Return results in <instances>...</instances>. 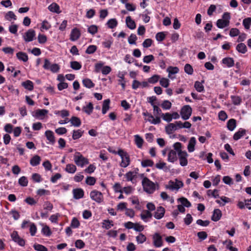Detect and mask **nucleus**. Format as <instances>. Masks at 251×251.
<instances>
[{
  "label": "nucleus",
  "mask_w": 251,
  "mask_h": 251,
  "mask_svg": "<svg viewBox=\"0 0 251 251\" xmlns=\"http://www.w3.org/2000/svg\"><path fill=\"white\" fill-rule=\"evenodd\" d=\"M144 190L148 194H152L155 190V184L148 178L144 177L142 181Z\"/></svg>",
  "instance_id": "obj_1"
},
{
  "label": "nucleus",
  "mask_w": 251,
  "mask_h": 251,
  "mask_svg": "<svg viewBox=\"0 0 251 251\" xmlns=\"http://www.w3.org/2000/svg\"><path fill=\"white\" fill-rule=\"evenodd\" d=\"M183 186V183L182 181L175 179V181L170 180L168 184L166 186V188L171 190L172 191L176 190L178 191L180 188Z\"/></svg>",
  "instance_id": "obj_2"
},
{
  "label": "nucleus",
  "mask_w": 251,
  "mask_h": 251,
  "mask_svg": "<svg viewBox=\"0 0 251 251\" xmlns=\"http://www.w3.org/2000/svg\"><path fill=\"white\" fill-rule=\"evenodd\" d=\"M74 161L78 166L82 167L84 165L89 164L88 159L84 157L80 152H77L74 156Z\"/></svg>",
  "instance_id": "obj_3"
},
{
  "label": "nucleus",
  "mask_w": 251,
  "mask_h": 251,
  "mask_svg": "<svg viewBox=\"0 0 251 251\" xmlns=\"http://www.w3.org/2000/svg\"><path fill=\"white\" fill-rule=\"evenodd\" d=\"M192 111V108L189 105L183 106L180 111L181 118L184 120H188L191 115Z\"/></svg>",
  "instance_id": "obj_4"
},
{
  "label": "nucleus",
  "mask_w": 251,
  "mask_h": 251,
  "mask_svg": "<svg viewBox=\"0 0 251 251\" xmlns=\"http://www.w3.org/2000/svg\"><path fill=\"white\" fill-rule=\"evenodd\" d=\"M90 197L92 200L98 203H101L103 201L102 194L97 190H93L90 192Z\"/></svg>",
  "instance_id": "obj_5"
},
{
  "label": "nucleus",
  "mask_w": 251,
  "mask_h": 251,
  "mask_svg": "<svg viewBox=\"0 0 251 251\" xmlns=\"http://www.w3.org/2000/svg\"><path fill=\"white\" fill-rule=\"evenodd\" d=\"M12 240L21 246H24L25 245V240L21 238L18 234L17 231H14L11 234Z\"/></svg>",
  "instance_id": "obj_6"
},
{
  "label": "nucleus",
  "mask_w": 251,
  "mask_h": 251,
  "mask_svg": "<svg viewBox=\"0 0 251 251\" xmlns=\"http://www.w3.org/2000/svg\"><path fill=\"white\" fill-rule=\"evenodd\" d=\"M153 244L155 247H160L162 246V239L161 235L158 233H155L152 236Z\"/></svg>",
  "instance_id": "obj_7"
},
{
  "label": "nucleus",
  "mask_w": 251,
  "mask_h": 251,
  "mask_svg": "<svg viewBox=\"0 0 251 251\" xmlns=\"http://www.w3.org/2000/svg\"><path fill=\"white\" fill-rule=\"evenodd\" d=\"M35 36V31L32 29H30L25 32V36H24V39L25 42H30L33 40Z\"/></svg>",
  "instance_id": "obj_8"
},
{
  "label": "nucleus",
  "mask_w": 251,
  "mask_h": 251,
  "mask_svg": "<svg viewBox=\"0 0 251 251\" xmlns=\"http://www.w3.org/2000/svg\"><path fill=\"white\" fill-rule=\"evenodd\" d=\"M80 36V32L78 29L74 28L70 34V40L73 41L77 40Z\"/></svg>",
  "instance_id": "obj_9"
},
{
  "label": "nucleus",
  "mask_w": 251,
  "mask_h": 251,
  "mask_svg": "<svg viewBox=\"0 0 251 251\" xmlns=\"http://www.w3.org/2000/svg\"><path fill=\"white\" fill-rule=\"evenodd\" d=\"M165 212V210L162 206L158 207L156 211L155 212L154 217L156 219H160L164 216Z\"/></svg>",
  "instance_id": "obj_10"
},
{
  "label": "nucleus",
  "mask_w": 251,
  "mask_h": 251,
  "mask_svg": "<svg viewBox=\"0 0 251 251\" xmlns=\"http://www.w3.org/2000/svg\"><path fill=\"white\" fill-rule=\"evenodd\" d=\"M222 215V212L219 209H215L213 211V215L211 217V220L214 222L218 221Z\"/></svg>",
  "instance_id": "obj_11"
},
{
  "label": "nucleus",
  "mask_w": 251,
  "mask_h": 251,
  "mask_svg": "<svg viewBox=\"0 0 251 251\" xmlns=\"http://www.w3.org/2000/svg\"><path fill=\"white\" fill-rule=\"evenodd\" d=\"M74 198L75 199H79L83 197L84 192L81 188H77L73 190Z\"/></svg>",
  "instance_id": "obj_12"
},
{
  "label": "nucleus",
  "mask_w": 251,
  "mask_h": 251,
  "mask_svg": "<svg viewBox=\"0 0 251 251\" xmlns=\"http://www.w3.org/2000/svg\"><path fill=\"white\" fill-rule=\"evenodd\" d=\"M45 136L47 140L52 144L53 145L55 142V137L53 132L50 130H47L45 133Z\"/></svg>",
  "instance_id": "obj_13"
},
{
  "label": "nucleus",
  "mask_w": 251,
  "mask_h": 251,
  "mask_svg": "<svg viewBox=\"0 0 251 251\" xmlns=\"http://www.w3.org/2000/svg\"><path fill=\"white\" fill-rule=\"evenodd\" d=\"M196 144V140L194 137H192L190 138L188 146L187 149L189 152H192L195 150V146Z\"/></svg>",
  "instance_id": "obj_14"
},
{
  "label": "nucleus",
  "mask_w": 251,
  "mask_h": 251,
  "mask_svg": "<svg viewBox=\"0 0 251 251\" xmlns=\"http://www.w3.org/2000/svg\"><path fill=\"white\" fill-rule=\"evenodd\" d=\"M222 63L226 65L227 67L230 68L234 66V60L231 57H225L223 59Z\"/></svg>",
  "instance_id": "obj_15"
},
{
  "label": "nucleus",
  "mask_w": 251,
  "mask_h": 251,
  "mask_svg": "<svg viewBox=\"0 0 251 251\" xmlns=\"http://www.w3.org/2000/svg\"><path fill=\"white\" fill-rule=\"evenodd\" d=\"M177 157L176 155V152L174 150H171L168 155V160L169 162L174 163L175 161L177 160Z\"/></svg>",
  "instance_id": "obj_16"
},
{
  "label": "nucleus",
  "mask_w": 251,
  "mask_h": 251,
  "mask_svg": "<svg viewBox=\"0 0 251 251\" xmlns=\"http://www.w3.org/2000/svg\"><path fill=\"white\" fill-rule=\"evenodd\" d=\"M165 130L167 134H171L177 130V126L175 123H170L165 127Z\"/></svg>",
  "instance_id": "obj_17"
},
{
  "label": "nucleus",
  "mask_w": 251,
  "mask_h": 251,
  "mask_svg": "<svg viewBox=\"0 0 251 251\" xmlns=\"http://www.w3.org/2000/svg\"><path fill=\"white\" fill-rule=\"evenodd\" d=\"M127 26L130 29H134L136 27L135 22L132 20L130 16H127L126 19Z\"/></svg>",
  "instance_id": "obj_18"
},
{
  "label": "nucleus",
  "mask_w": 251,
  "mask_h": 251,
  "mask_svg": "<svg viewBox=\"0 0 251 251\" xmlns=\"http://www.w3.org/2000/svg\"><path fill=\"white\" fill-rule=\"evenodd\" d=\"M122 159L121 163V166L126 168L128 166L130 163V158L128 154H126V156H123Z\"/></svg>",
  "instance_id": "obj_19"
},
{
  "label": "nucleus",
  "mask_w": 251,
  "mask_h": 251,
  "mask_svg": "<svg viewBox=\"0 0 251 251\" xmlns=\"http://www.w3.org/2000/svg\"><path fill=\"white\" fill-rule=\"evenodd\" d=\"M229 25V23H228V21H226V20L222 19L218 20L216 22V25L219 28H224L228 26Z\"/></svg>",
  "instance_id": "obj_20"
},
{
  "label": "nucleus",
  "mask_w": 251,
  "mask_h": 251,
  "mask_svg": "<svg viewBox=\"0 0 251 251\" xmlns=\"http://www.w3.org/2000/svg\"><path fill=\"white\" fill-rule=\"evenodd\" d=\"M48 113V111L46 109H37L35 111L34 117L37 118H42Z\"/></svg>",
  "instance_id": "obj_21"
},
{
  "label": "nucleus",
  "mask_w": 251,
  "mask_h": 251,
  "mask_svg": "<svg viewBox=\"0 0 251 251\" xmlns=\"http://www.w3.org/2000/svg\"><path fill=\"white\" fill-rule=\"evenodd\" d=\"M16 56L19 60L23 61V62H26L28 59L27 54L22 51L18 52L16 54Z\"/></svg>",
  "instance_id": "obj_22"
},
{
  "label": "nucleus",
  "mask_w": 251,
  "mask_h": 251,
  "mask_svg": "<svg viewBox=\"0 0 251 251\" xmlns=\"http://www.w3.org/2000/svg\"><path fill=\"white\" fill-rule=\"evenodd\" d=\"M236 126V121L234 119L229 120L227 123V127L228 130L233 131Z\"/></svg>",
  "instance_id": "obj_23"
},
{
  "label": "nucleus",
  "mask_w": 251,
  "mask_h": 251,
  "mask_svg": "<svg viewBox=\"0 0 251 251\" xmlns=\"http://www.w3.org/2000/svg\"><path fill=\"white\" fill-rule=\"evenodd\" d=\"M246 130L244 129H240L236 132L233 135V139L234 140H238L243 137L246 133Z\"/></svg>",
  "instance_id": "obj_24"
},
{
  "label": "nucleus",
  "mask_w": 251,
  "mask_h": 251,
  "mask_svg": "<svg viewBox=\"0 0 251 251\" xmlns=\"http://www.w3.org/2000/svg\"><path fill=\"white\" fill-rule=\"evenodd\" d=\"M69 121L73 126L75 127L79 126L81 123L80 119L75 116H73Z\"/></svg>",
  "instance_id": "obj_25"
},
{
  "label": "nucleus",
  "mask_w": 251,
  "mask_h": 251,
  "mask_svg": "<svg viewBox=\"0 0 251 251\" xmlns=\"http://www.w3.org/2000/svg\"><path fill=\"white\" fill-rule=\"evenodd\" d=\"M110 100L109 99L105 100L103 102L102 107V113L105 114L109 109V104Z\"/></svg>",
  "instance_id": "obj_26"
},
{
  "label": "nucleus",
  "mask_w": 251,
  "mask_h": 251,
  "mask_svg": "<svg viewBox=\"0 0 251 251\" xmlns=\"http://www.w3.org/2000/svg\"><path fill=\"white\" fill-rule=\"evenodd\" d=\"M22 85L24 86L25 89L32 91L33 89V83L30 80H26L23 82H22Z\"/></svg>",
  "instance_id": "obj_27"
},
{
  "label": "nucleus",
  "mask_w": 251,
  "mask_h": 251,
  "mask_svg": "<svg viewBox=\"0 0 251 251\" xmlns=\"http://www.w3.org/2000/svg\"><path fill=\"white\" fill-rule=\"evenodd\" d=\"M41 161V158L39 156L36 155L34 156L30 160V163L33 166H36L39 165Z\"/></svg>",
  "instance_id": "obj_28"
},
{
  "label": "nucleus",
  "mask_w": 251,
  "mask_h": 251,
  "mask_svg": "<svg viewBox=\"0 0 251 251\" xmlns=\"http://www.w3.org/2000/svg\"><path fill=\"white\" fill-rule=\"evenodd\" d=\"M49 10L52 12H55L56 13H59L60 11H59V5L55 3H52L48 7Z\"/></svg>",
  "instance_id": "obj_29"
},
{
  "label": "nucleus",
  "mask_w": 251,
  "mask_h": 251,
  "mask_svg": "<svg viewBox=\"0 0 251 251\" xmlns=\"http://www.w3.org/2000/svg\"><path fill=\"white\" fill-rule=\"evenodd\" d=\"M65 170L68 173L74 174L76 170V167L73 164H68L66 165Z\"/></svg>",
  "instance_id": "obj_30"
},
{
  "label": "nucleus",
  "mask_w": 251,
  "mask_h": 251,
  "mask_svg": "<svg viewBox=\"0 0 251 251\" xmlns=\"http://www.w3.org/2000/svg\"><path fill=\"white\" fill-rule=\"evenodd\" d=\"M236 50L238 52L242 53H245L247 50V47L245 44L242 43L237 45Z\"/></svg>",
  "instance_id": "obj_31"
},
{
  "label": "nucleus",
  "mask_w": 251,
  "mask_h": 251,
  "mask_svg": "<svg viewBox=\"0 0 251 251\" xmlns=\"http://www.w3.org/2000/svg\"><path fill=\"white\" fill-rule=\"evenodd\" d=\"M83 84L87 88H91L94 87L95 84L92 80L88 78L84 79L82 81Z\"/></svg>",
  "instance_id": "obj_32"
},
{
  "label": "nucleus",
  "mask_w": 251,
  "mask_h": 251,
  "mask_svg": "<svg viewBox=\"0 0 251 251\" xmlns=\"http://www.w3.org/2000/svg\"><path fill=\"white\" fill-rule=\"evenodd\" d=\"M135 142L138 148H141L143 144V139L138 135L134 136Z\"/></svg>",
  "instance_id": "obj_33"
},
{
  "label": "nucleus",
  "mask_w": 251,
  "mask_h": 251,
  "mask_svg": "<svg viewBox=\"0 0 251 251\" xmlns=\"http://www.w3.org/2000/svg\"><path fill=\"white\" fill-rule=\"evenodd\" d=\"M93 109V105L92 103L89 102L87 105L84 106L83 108V111L88 114H90Z\"/></svg>",
  "instance_id": "obj_34"
},
{
  "label": "nucleus",
  "mask_w": 251,
  "mask_h": 251,
  "mask_svg": "<svg viewBox=\"0 0 251 251\" xmlns=\"http://www.w3.org/2000/svg\"><path fill=\"white\" fill-rule=\"evenodd\" d=\"M107 25L109 28H114L117 26L118 22L116 19H111L108 21Z\"/></svg>",
  "instance_id": "obj_35"
},
{
  "label": "nucleus",
  "mask_w": 251,
  "mask_h": 251,
  "mask_svg": "<svg viewBox=\"0 0 251 251\" xmlns=\"http://www.w3.org/2000/svg\"><path fill=\"white\" fill-rule=\"evenodd\" d=\"M152 217V214L148 210H144L141 214V219L145 221L147 218H151Z\"/></svg>",
  "instance_id": "obj_36"
},
{
  "label": "nucleus",
  "mask_w": 251,
  "mask_h": 251,
  "mask_svg": "<svg viewBox=\"0 0 251 251\" xmlns=\"http://www.w3.org/2000/svg\"><path fill=\"white\" fill-rule=\"evenodd\" d=\"M178 201H179L181 204L185 206L186 207H189L191 206V203L188 201V200L185 198H180L178 199Z\"/></svg>",
  "instance_id": "obj_37"
},
{
  "label": "nucleus",
  "mask_w": 251,
  "mask_h": 251,
  "mask_svg": "<svg viewBox=\"0 0 251 251\" xmlns=\"http://www.w3.org/2000/svg\"><path fill=\"white\" fill-rule=\"evenodd\" d=\"M137 173V172L135 173L133 172H128L126 174V177L127 181H132L133 178L136 176V174Z\"/></svg>",
  "instance_id": "obj_38"
},
{
  "label": "nucleus",
  "mask_w": 251,
  "mask_h": 251,
  "mask_svg": "<svg viewBox=\"0 0 251 251\" xmlns=\"http://www.w3.org/2000/svg\"><path fill=\"white\" fill-rule=\"evenodd\" d=\"M194 87L199 92H201L204 90V86L201 82L198 81L195 82Z\"/></svg>",
  "instance_id": "obj_39"
},
{
  "label": "nucleus",
  "mask_w": 251,
  "mask_h": 251,
  "mask_svg": "<svg viewBox=\"0 0 251 251\" xmlns=\"http://www.w3.org/2000/svg\"><path fill=\"white\" fill-rule=\"evenodd\" d=\"M71 67L75 70H78L81 69V65L77 61H72L70 63Z\"/></svg>",
  "instance_id": "obj_40"
},
{
  "label": "nucleus",
  "mask_w": 251,
  "mask_h": 251,
  "mask_svg": "<svg viewBox=\"0 0 251 251\" xmlns=\"http://www.w3.org/2000/svg\"><path fill=\"white\" fill-rule=\"evenodd\" d=\"M231 99L232 100V103L234 105H239L240 104L242 99L239 96H231Z\"/></svg>",
  "instance_id": "obj_41"
},
{
  "label": "nucleus",
  "mask_w": 251,
  "mask_h": 251,
  "mask_svg": "<svg viewBox=\"0 0 251 251\" xmlns=\"http://www.w3.org/2000/svg\"><path fill=\"white\" fill-rule=\"evenodd\" d=\"M243 24L246 29H249L251 25V18L248 17L244 19Z\"/></svg>",
  "instance_id": "obj_42"
},
{
  "label": "nucleus",
  "mask_w": 251,
  "mask_h": 251,
  "mask_svg": "<svg viewBox=\"0 0 251 251\" xmlns=\"http://www.w3.org/2000/svg\"><path fill=\"white\" fill-rule=\"evenodd\" d=\"M34 249L37 251H48V249L44 246L41 244H34Z\"/></svg>",
  "instance_id": "obj_43"
},
{
  "label": "nucleus",
  "mask_w": 251,
  "mask_h": 251,
  "mask_svg": "<svg viewBox=\"0 0 251 251\" xmlns=\"http://www.w3.org/2000/svg\"><path fill=\"white\" fill-rule=\"evenodd\" d=\"M97 49V47L95 45H90L86 49L85 52L87 54H92L94 53Z\"/></svg>",
  "instance_id": "obj_44"
},
{
  "label": "nucleus",
  "mask_w": 251,
  "mask_h": 251,
  "mask_svg": "<svg viewBox=\"0 0 251 251\" xmlns=\"http://www.w3.org/2000/svg\"><path fill=\"white\" fill-rule=\"evenodd\" d=\"M185 72L189 75H191L193 73V69L191 65L189 64H186L184 66Z\"/></svg>",
  "instance_id": "obj_45"
},
{
  "label": "nucleus",
  "mask_w": 251,
  "mask_h": 251,
  "mask_svg": "<svg viewBox=\"0 0 251 251\" xmlns=\"http://www.w3.org/2000/svg\"><path fill=\"white\" fill-rule=\"evenodd\" d=\"M137 39L136 35L134 34H131L128 38V42L130 45H135Z\"/></svg>",
  "instance_id": "obj_46"
},
{
  "label": "nucleus",
  "mask_w": 251,
  "mask_h": 251,
  "mask_svg": "<svg viewBox=\"0 0 251 251\" xmlns=\"http://www.w3.org/2000/svg\"><path fill=\"white\" fill-rule=\"evenodd\" d=\"M141 165L143 167H151L153 165V162L151 160L146 159L142 161Z\"/></svg>",
  "instance_id": "obj_47"
},
{
  "label": "nucleus",
  "mask_w": 251,
  "mask_h": 251,
  "mask_svg": "<svg viewBox=\"0 0 251 251\" xmlns=\"http://www.w3.org/2000/svg\"><path fill=\"white\" fill-rule=\"evenodd\" d=\"M136 241L138 244H142L146 240V237L142 233H140L138 236L136 237Z\"/></svg>",
  "instance_id": "obj_48"
},
{
  "label": "nucleus",
  "mask_w": 251,
  "mask_h": 251,
  "mask_svg": "<svg viewBox=\"0 0 251 251\" xmlns=\"http://www.w3.org/2000/svg\"><path fill=\"white\" fill-rule=\"evenodd\" d=\"M172 106V103L171 102L168 100H165L163 101L162 103L161 104V107L164 109H170L171 108Z\"/></svg>",
  "instance_id": "obj_49"
},
{
  "label": "nucleus",
  "mask_w": 251,
  "mask_h": 251,
  "mask_svg": "<svg viewBox=\"0 0 251 251\" xmlns=\"http://www.w3.org/2000/svg\"><path fill=\"white\" fill-rule=\"evenodd\" d=\"M160 78V76L157 75H154L148 78V82L152 84L156 83Z\"/></svg>",
  "instance_id": "obj_50"
},
{
  "label": "nucleus",
  "mask_w": 251,
  "mask_h": 251,
  "mask_svg": "<svg viewBox=\"0 0 251 251\" xmlns=\"http://www.w3.org/2000/svg\"><path fill=\"white\" fill-rule=\"evenodd\" d=\"M19 183L22 186H26L28 184V180L25 176H22L19 179Z\"/></svg>",
  "instance_id": "obj_51"
},
{
  "label": "nucleus",
  "mask_w": 251,
  "mask_h": 251,
  "mask_svg": "<svg viewBox=\"0 0 251 251\" xmlns=\"http://www.w3.org/2000/svg\"><path fill=\"white\" fill-rule=\"evenodd\" d=\"M160 84L165 88H167L169 85V80L168 78H162L160 81Z\"/></svg>",
  "instance_id": "obj_52"
},
{
  "label": "nucleus",
  "mask_w": 251,
  "mask_h": 251,
  "mask_svg": "<svg viewBox=\"0 0 251 251\" xmlns=\"http://www.w3.org/2000/svg\"><path fill=\"white\" fill-rule=\"evenodd\" d=\"M5 18L7 20L11 21V19L16 20V16L12 11L8 12L5 15Z\"/></svg>",
  "instance_id": "obj_53"
},
{
  "label": "nucleus",
  "mask_w": 251,
  "mask_h": 251,
  "mask_svg": "<svg viewBox=\"0 0 251 251\" xmlns=\"http://www.w3.org/2000/svg\"><path fill=\"white\" fill-rule=\"evenodd\" d=\"M113 225L112 224V221L109 220H104L103 222L102 227L108 229L111 228Z\"/></svg>",
  "instance_id": "obj_54"
},
{
  "label": "nucleus",
  "mask_w": 251,
  "mask_h": 251,
  "mask_svg": "<svg viewBox=\"0 0 251 251\" xmlns=\"http://www.w3.org/2000/svg\"><path fill=\"white\" fill-rule=\"evenodd\" d=\"M42 232L43 234L47 236H49L51 235V232L48 226H45L42 229Z\"/></svg>",
  "instance_id": "obj_55"
},
{
  "label": "nucleus",
  "mask_w": 251,
  "mask_h": 251,
  "mask_svg": "<svg viewBox=\"0 0 251 251\" xmlns=\"http://www.w3.org/2000/svg\"><path fill=\"white\" fill-rule=\"evenodd\" d=\"M161 117L164 121L167 122H170L172 120V116H171V114L169 113H166L165 114L163 113L162 114Z\"/></svg>",
  "instance_id": "obj_56"
},
{
  "label": "nucleus",
  "mask_w": 251,
  "mask_h": 251,
  "mask_svg": "<svg viewBox=\"0 0 251 251\" xmlns=\"http://www.w3.org/2000/svg\"><path fill=\"white\" fill-rule=\"evenodd\" d=\"M82 135V133L80 130H74L72 137L74 140H76L81 137Z\"/></svg>",
  "instance_id": "obj_57"
},
{
  "label": "nucleus",
  "mask_w": 251,
  "mask_h": 251,
  "mask_svg": "<svg viewBox=\"0 0 251 251\" xmlns=\"http://www.w3.org/2000/svg\"><path fill=\"white\" fill-rule=\"evenodd\" d=\"M240 34V31L238 28H232L230 29L229 32V35L231 37H235L236 36Z\"/></svg>",
  "instance_id": "obj_58"
},
{
  "label": "nucleus",
  "mask_w": 251,
  "mask_h": 251,
  "mask_svg": "<svg viewBox=\"0 0 251 251\" xmlns=\"http://www.w3.org/2000/svg\"><path fill=\"white\" fill-rule=\"evenodd\" d=\"M85 182L88 185H94L96 182V179L92 176H88Z\"/></svg>",
  "instance_id": "obj_59"
},
{
  "label": "nucleus",
  "mask_w": 251,
  "mask_h": 251,
  "mask_svg": "<svg viewBox=\"0 0 251 251\" xmlns=\"http://www.w3.org/2000/svg\"><path fill=\"white\" fill-rule=\"evenodd\" d=\"M153 113L155 116H161L162 113L161 110L160 108L157 106V105H153Z\"/></svg>",
  "instance_id": "obj_60"
},
{
  "label": "nucleus",
  "mask_w": 251,
  "mask_h": 251,
  "mask_svg": "<svg viewBox=\"0 0 251 251\" xmlns=\"http://www.w3.org/2000/svg\"><path fill=\"white\" fill-rule=\"evenodd\" d=\"M71 227L73 228H77L80 226L79 221L76 218H74L71 222Z\"/></svg>",
  "instance_id": "obj_61"
},
{
  "label": "nucleus",
  "mask_w": 251,
  "mask_h": 251,
  "mask_svg": "<svg viewBox=\"0 0 251 251\" xmlns=\"http://www.w3.org/2000/svg\"><path fill=\"white\" fill-rule=\"evenodd\" d=\"M154 59V56L152 55H149L144 56L143 58V62L146 63H149Z\"/></svg>",
  "instance_id": "obj_62"
},
{
  "label": "nucleus",
  "mask_w": 251,
  "mask_h": 251,
  "mask_svg": "<svg viewBox=\"0 0 251 251\" xmlns=\"http://www.w3.org/2000/svg\"><path fill=\"white\" fill-rule=\"evenodd\" d=\"M88 31L92 34H95L98 31L97 26L95 25H92L88 28Z\"/></svg>",
  "instance_id": "obj_63"
},
{
  "label": "nucleus",
  "mask_w": 251,
  "mask_h": 251,
  "mask_svg": "<svg viewBox=\"0 0 251 251\" xmlns=\"http://www.w3.org/2000/svg\"><path fill=\"white\" fill-rule=\"evenodd\" d=\"M218 116L219 119L223 121H225L227 118V115L224 111H221L219 113Z\"/></svg>",
  "instance_id": "obj_64"
}]
</instances>
